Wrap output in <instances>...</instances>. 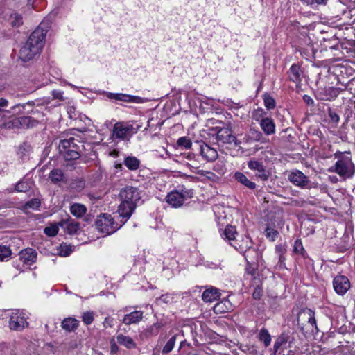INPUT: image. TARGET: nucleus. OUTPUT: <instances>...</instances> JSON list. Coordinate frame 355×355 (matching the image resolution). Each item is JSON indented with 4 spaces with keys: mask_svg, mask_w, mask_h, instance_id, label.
Instances as JSON below:
<instances>
[{
    "mask_svg": "<svg viewBox=\"0 0 355 355\" xmlns=\"http://www.w3.org/2000/svg\"><path fill=\"white\" fill-rule=\"evenodd\" d=\"M70 211L76 218H81L85 214L87 208L83 204L74 203L71 205Z\"/></svg>",
    "mask_w": 355,
    "mask_h": 355,
    "instance_id": "24",
    "label": "nucleus"
},
{
    "mask_svg": "<svg viewBox=\"0 0 355 355\" xmlns=\"http://www.w3.org/2000/svg\"><path fill=\"white\" fill-rule=\"evenodd\" d=\"M249 137L255 141L263 142L265 140L263 134L255 129H250L249 132Z\"/></svg>",
    "mask_w": 355,
    "mask_h": 355,
    "instance_id": "34",
    "label": "nucleus"
},
{
    "mask_svg": "<svg viewBox=\"0 0 355 355\" xmlns=\"http://www.w3.org/2000/svg\"><path fill=\"white\" fill-rule=\"evenodd\" d=\"M174 294H171V293H166V294H164V295H162L159 298V301H161L164 303H171L174 300Z\"/></svg>",
    "mask_w": 355,
    "mask_h": 355,
    "instance_id": "44",
    "label": "nucleus"
},
{
    "mask_svg": "<svg viewBox=\"0 0 355 355\" xmlns=\"http://www.w3.org/2000/svg\"><path fill=\"white\" fill-rule=\"evenodd\" d=\"M297 324L304 333H313L318 330L315 313L311 309H305L300 311L297 315Z\"/></svg>",
    "mask_w": 355,
    "mask_h": 355,
    "instance_id": "5",
    "label": "nucleus"
},
{
    "mask_svg": "<svg viewBox=\"0 0 355 355\" xmlns=\"http://www.w3.org/2000/svg\"><path fill=\"white\" fill-rule=\"evenodd\" d=\"M303 101L304 103H306L308 105H314V101L313 99L309 95H304L303 96Z\"/></svg>",
    "mask_w": 355,
    "mask_h": 355,
    "instance_id": "53",
    "label": "nucleus"
},
{
    "mask_svg": "<svg viewBox=\"0 0 355 355\" xmlns=\"http://www.w3.org/2000/svg\"><path fill=\"white\" fill-rule=\"evenodd\" d=\"M73 110H74V107H69L68 110V113H69V117L71 119L75 118V115L74 116L72 115V112H73Z\"/></svg>",
    "mask_w": 355,
    "mask_h": 355,
    "instance_id": "57",
    "label": "nucleus"
},
{
    "mask_svg": "<svg viewBox=\"0 0 355 355\" xmlns=\"http://www.w3.org/2000/svg\"><path fill=\"white\" fill-rule=\"evenodd\" d=\"M52 96L54 99L58 100L60 101L64 100L63 97V92L60 90H53L52 91Z\"/></svg>",
    "mask_w": 355,
    "mask_h": 355,
    "instance_id": "47",
    "label": "nucleus"
},
{
    "mask_svg": "<svg viewBox=\"0 0 355 355\" xmlns=\"http://www.w3.org/2000/svg\"><path fill=\"white\" fill-rule=\"evenodd\" d=\"M113 319L111 318H105L103 322V326L105 327H112L113 326Z\"/></svg>",
    "mask_w": 355,
    "mask_h": 355,
    "instance_id": "54",
    "label": "nucleus"
},
{
    "mask_svg": "<svg viewBox=\"0 0 355 355\" xmlns=\"http://www.w3.org/2000/svg\"><path fill=\"white\" fill-rule=\"evenodd\" d=\"M328 116L335 124H337L340 121L338 114L331 108L328 109Z\"/></svg>",
    "mask_w": 355,
    "mask_h": 355,
    "instance_id": "43",
    "label": "nucleus"
},
{
    "mask_svg": "<svg viewBox=\"0 0 355 355\" xmlns=\"http://www.w3.org/2000/svg\"><path fill=\"white\" fill-rule=\"evenodd\" d=\"M83 322L86 324L89 325L92 323L94 320V313L92 311L85 312L82 316Z\"/></svg>",
    "mask_w": 355,
    "mask_h": 355,
    "instance_id": "42",
    "label": "nucleus"
},
{
    "mask_svg": "<svg viewBox=\"0 0 355 355\" xmlns=\"http://www.w3.org/2000/svg\"><path fill=\"white\" fill-rule=\"evenodd\" d=\"M216 139L222 144H236V138L232 135V130L229 127L218 128L216 127Z\"/></svg>",
    "mask_w": 355,
    "mask_h": 355,
    "instance_id": "8",
    "label": "nucleus"
},
{
    "mask_svg": "<svg viewBox=\"0 0 355 355\" xmlns=\"http://www.w3.org/2000/svg\"><path fill=\"white\" fill-rule=\"evenodd\" d=\"M121 202L118 208L119 216L125 219V223L132 216L134 210L141 199L139 190L134 187H125L120 191Z\"/></svg>",
    "mask_w": 355,
    "mask_h": 355,
    "instance_id": "1",
    "label": "nucleus"
},
{
    "mask_svg": "<svg viewBox=\"0 0 355 355\" xmlns=\"http://www.w3.org/2000/svg\"><path fill=\"white\" fill-rule=\"evenodd\" d=\"M335 157L338 161L329 171L336 172L343 178H351L355 173V166L352 161L351 154L349 152H337Z\"/></svg>",
    "mask_w": 355,
    "mask_h": 355,
    "instance_id": "3",
    "label": "nucleus"
},
{
    "mask_svg": "<svg viewBox=\"0 0 355 355\" xmlns=\"http://www.w3.org/2000/svg\"><path fill=\"white\" fill-rule=\"evenodd\" d=\"M280 347L281 346L275 341L273 346L275 352H277Z\"/></svg>",
    "mask_w": 355,
    "mask_h": 355,
    "instance_id": "59",
    "label": "nucleus"
},
{
    "mask_svg": "<svg viewBox=\"0 0 355 355\" xmlns=\"http://www.w3.org/2000/svg\"><path fill=\"white\" fill-rule=\"evenodd\" d=\"M263 114H265V112H263V110H255L254 112V114H253L254 119H255L256 121L260 122V120L262 118H265L263 116Z\"/></svg>",
    "mask_w": 355,
    "mask_h": 355,
    "instance_id": "48",
    "label": "nucleus"
},
{
    "mask_svg": "<svg viewBox=\"0 0 355 355\" xmlns=\"http://www.w3.org/2000/svg\"><path fill=\"white\" fill-rule=\"evenodd\" d=\"M33 4L32 0H28L27 6H30Z\"/></svg>",
    "mask_w": 355,
    "mask_h": 355,
    "instance_id": "63",
    "label": "nucleus"
},
{
    "mask_svg": "<svg viewBox=\"0 0 355 355\" xmlns=\"http://www.w3.org/2000/svg\"><path fill=\"white\" fill-rule=\"evenodd\" d=\"M41 205L40 200L38 198H33L31 200L26 202L24 205V209H37L40 207Z\"/></svg>",
    "mask_w": 355,
    "mask_h": 355,
    "instance_id": "36",
    "label": "nucleus"
},
{
    "mask_svg": "<svg viewBox=\"0 0 355 355\" xmlns=\"http://www.w3.org/2000/svg\"><path fill=\"white\" fill-rule=\"evenodd\" d=\"M21 254H22V250H19V252H18V254H19V259H20L22 258V255H21Z\"/></svg>",
    "mask_w": 355,
    "mask_h": 355,
    "instance_id": "62",
    "label": "nucleus"
},
{
    "mask_svg": "<svg viewBox=\"0 0 355 355\" xmlns=\"http://www.w3.org/2000/svg\"><path fill=\"white\" fill-rule=\"evenodd\" d=\"M288 179L293 184L301 188L306 187L309 182L308 177L298 170L291 171L288 175Z\"/></svg>",
    "mask_w": 355,
    "mask_h": 355,
    "instance_id": "10",
    "label": "nucleus"
},
{
    "mask_svg": "<svg viewBox=\"0 0 355 355\" xmlns=\"http://www.w3.org/2000/svg\"><path fill=\"white\" fill-rule=\"evenodd\" d=\"M200 154L207 162H213L218 157L216 150L207 144H203L200 146Z\"/></svg>",
    "mask_w": 355,
    "mask_h": 355,
    "instance_id": "17",
    "label": "nucleus"
},
{
    "mask_svg": "<svg viewBox=\"0 0 355 355\" xmlns=\"http://www.w3.org/2000/svg\"><path fill=\"white\" fill-rule=\"evenodd\" d=\"M304 250L302 242L300 240H297L294 244V252L297 253H301Z\"/></svg>",
    "mask_w": 355,
    "mask_h": 355,
    "instance_id": "49",
    "label": "nucleus"
},
{
    "mask_svg": "<svg viewBox=\"0 0 355 355\" xmlns=\"http://www.w3.org/2000/svg\"><path fill=\"white\" fill-rule=\"evenodd\" d=\"M80 144V141L77 139H75L73 137H70L67 139H63L60 141L58 146L59 151H67L68 150L80 151V147L83 146Z\"/></svg>",
    "mask_w": 355,
    "mask_h": 355,
    "instance_id": "12",
    "label": "nucleus"
},
{
    "mask_svg": "<svg viewBox=\"0 0 355 355\" xmlns=\"http://www.w3.org/2000/svg\"><path fill=\"white\" fill-rule=\"evenodd\" d=\"M96 226L99 232L106 234H112L118 229L117 224L114 221L112 216L107 214L98 217L96 221Z\"/></svg>",
    "mask_w": 355,
    "mask_h": 355,
    "instance_id": "6",
    "label": "nucleus"
},
{
    "mask_svg": "<svg viewBox=\"0 0 355 355\" xmlns=\"http://www.w3.org/2000/svg\"><path fill=\"white\" fill-rule=\"evenodd\" d=\"M109 98L116 101H120L127 103H141V98L136 96H131L125 94H110Z\"/></svg>",
    "mask_w": 355,
    "mask_h": 355,
    "instance_id": "19",
    "label": "nucleus"
},
{
    "mask_svg": "<svg viewBox=\"0 0 355 355\" xmlns=\"http://www.w3.org/2000/svg\"><path fill=\"white\" fill-rule=\"evenodd\" d=\"M12 254V250L7 246L0 245V261H7Z\"/></svg>",
    "mask_w": 355,
    "mask_h": 355,
    "instance_id": "33",
    "label": "nucleus"
},
{
    "mask_svg": "<svg viewBox=\"0 0 355 355\" xmlns=\"http://www.w3.org/2000/svg\"><path fill=\"white\" fill-rule=\"evenodd\" d=\"M259 125L266 135H272L275 132V124L271 118H262L260 120Z\"/></svg>",
    "mask_w": 355,
    "mask_h": 355,
    "instance_id": "18",
    "label": "nucleus"
},
{
    "mask_svg": "<svg viewBox=\"0 0 355 355\" xmlns=\"http://www.w3.org/2000/svg\"><path fill=\"white\" fill-rule=\"evenodd\" d=\"M220 293L218 288L211 287L206 289L202 295V300L206 302H212L214 301L219 300Z\"/></svg>",
    "mask_w": 355,
    "mask_h": 355,
    "instance_id": "20",
    "label": "nucleus"
},
{
    "mask_svg": "<svg viewBox=\"0 0 355 355\" xmlns=\"http://www.w3.org/2000/svg\"><path fill=\"white\" fill-rule=\"evenodd\" d=\"M42 22L30 35L28 40L24 45V62L29 61L39 55L44 45V38L47 32Z\"/></svg>",
    "mask_w": 355,
    "mask_h": 355,
    "instance_id": "2",
    "label": "nucleus"
},
{
    "mask_svg": "<svg viewBox=\"0 0 355 355\" xmlns=\"http://www.w3.org/2000/svg\"><path fill=\"white\" fill-rule=\"evenodd\" d=\"M261 296H262V291H261V288H259L258 286L256 287L252 293L253 298L255 300H259Z\"/></svg>",
    "mask_w": 355,
    "mask_h": 355,
    "instance_id": "50",
    "label": "nucleus"
},
{
    "mask_svg": "<svg viewBox=\"0 0 355 355\" xmlns=\"http://www.w3.org/2000/svg\"><path fill=\"white\" fill-rule=\"evenodd\" d=\"M123 164L128 169L135 171L139 167L140 161L136 157L129 156L125 159Z\"/></svg>",
    "mask_w": 355,
    "mask_h": 355,
    "instance_id": "28",
    "label": "nucleus"
},
{
    "mask_svg": "<svg viewBox=\"0 0 355 355\" xmlns=\"http://www.w3.org/2000/svg\"><path fill=\"white\" fill-rule=\"evenodd\" d=\"M9 327L12 330H18L22 322V312L19 309L12 310L9 314Z\"/></svg>",
    "mask_w": 355,
    "mask_h": 355,
    "instance_id": "15",
    "label": "nucleus"
},
{
    "mask_svg": "<svg viewBox=\"0 0 355 355\" xmlns=\"http://www.w3.org/2000/svg\"><path fill=\"white\" fill-rule=\"evenodd\" d=\"M116 340L118 343L121 345L125 347L128 349H133L137 347L136 343L133 340V339L130 337L125 336L122 334H119L116 336Z\"/></svg>",
    "mask_w": 355,
    "mask_h": 355,
    "instance_id": "23",
    "label": "nucleus"
},
{
    "mask_svg": "<svg viewBox=\"0 0 355 355\" xmlns=\"http://www.w3.org/2000/svg\"><path fill=\"white\" fill-rule=\"evenodd\" d=\"M288 78L298 86L302 80V71L300 65L293 64L287 71Z\"/></svg>",
    "mask_w": 355,
    "mask_h": 355,
    "instance_id": "13",
    "label": "nucleus"
},
{
    "mask_svg": "<svg viewBox=\"0 0 355 355\" xmlns=\"http://www.w3.org/2000/svg\"><path fill=\"white\" fill-rule=\"evenodd\" d=\"M17 24H19L18 19L17 17H15V20L11 21V24L13 27H15V26H18Z\"/></svg>",
    "mask_w": 355,
    "mask_h": 355,
    "instance_id": "58",
    "label": "nucleus"
},
{
    "mask_svg": "<svg viewBox=\"0 0 355 355\" xmlns=\"http://www.w3.org/2000/svg\"><path fill=\"white\" fill-rule=\"evenodd\" d=\"M333 286L335 291L340 295H344L350 288V282L348 278L343 275L334 278Z\"/></svg>",
    "mask_w": 355,
    "mask_h": 355,
    "instance_id": "11",
    "label": "nucleus"
},
{
    "mask_svg": "<svg viewBox=\"0 0 355 355\" xmlns=\"http://www.w3.org/2000/svg\"><path fill=\"white\" fill-rule=\"evenodd\" d=\"M66 160H75L79 158L80 151L74 150H68L67 151H60Z\"/></svg>",
    "mask_w": 355,
    "mask_h": 355,
    "instance_id": "32",
    "label": "nucleus"
},
{
    "mask_svg": "<svg viewBox=\"0 0 355 355\" xmlns=\"http://www.w3.org/2000/svg\"><path fill=\"white\" fill-rule=\"evenodd\" d=\"M188 192L184 190H174L168 193L166 202L173 207H181L187 198Z\"/></svg>",
    "mask_w": 355,
    "mask_h": 355,
    "instance_id": "7",
    "label": "nucleus"
},
{
    "mask_svg": "<svg viewBox=\"0 0 355 355\" xmlns=\"http://www.w3.org/2000/svg\"><path fill=\"white\" fill-rule=\"evenodd\" d=\"M24 126L26 125L28 128L35 126L37 122V121L32 120L31 117L24 116Z\"/></svg>",
    "mask_w": 355,
    "mask_h": 355,
    "instance_id": "45",
    "label": "nucleus"
},
{
    "mask_svg": "<svg viewBox=\"0 0 355 355\" xmlns=\"http://www.w3.org/2000/svg\"><path fill=\"white\" fill-rule=\"evenodd\" d=\"M144 317V313L141 311H135L124 315L122 322L125 325H130L139 323Z\"/></svg>",
    "mask_w": 355,
    "mask_h": 355,
    "instance_id": "16",
    "label": "nucleus"
},
{
    "mask_svg": "<svg viewBox=\"0 0 355 355\" xmlns=\"http://www.w3.org/2000/svg\"><path fill=\"white\" fill-rule=\"evenodd\" d=\"M177 337L178 335L175 334L169 338L162 349V352L163 354H167L173 350L176 343Z\"/></svg>",
    "mask_w": 355,
    "mask_h": 355,
    "instance_id": "31",
    "label": "nucleus"
},
{
    "mask_svg": "<svg viewBox=\"0 0 355 355\" xmlns=\"http://www.w3.org/2000/svg\"><path fill=\"white\" fill-rule=\"evenodd\" d=\"M186 165L191 169V171H193L198 175H206L208 178H210V176H209L207 175H213V173L211 172H209V171H203V170H198V166L196 165H193L189 163H187Z\"/></svg>",
    "mask_w": 355,
    "mask_h": 355,
    "instance_id": "37",
    "label": "nucleus"
},
{
    "mask_svg": "<svg viewBox=\"0 0 355 355\" xmlns=\"http://www.w3.org/2000/svg\"><path fill=\"white\" fill-rule=\"evenodd\" d=\"M111 353L112 354H114L118 351V347L116 344V343L114 340L111 341V347H110Z\"/></svg>",
    "mask_w": 355,
    "mask_h": 355,
    "instance_id": "55",
    "label": "nucleus"
},
{
    "mask_svg": "<svg viewBox=\"0 0 355 355\" xmlns=\"http://www.w3.org/2000/svg\"><path fill=\"white\" fill-rule=\"evenodd\" d=\"M275 250L278 255H281V257H282V255L286 252V250L283 245H276Z\"/></svg>",
    "mask_w": 355,
    "mask_h": 355,
    "instance_id": "52",
    "label": "nucleus"
},
{
    "mask_svg": "<svg viewBox=\"0 0 355 355\" xmlns=\"http://www.w3.org/2000/svg\"><path fill=\"white\" fill-rule=\"evenodd\" d=\"M281 347L288 342L287 336L282 334L275 340Z\"/></svg>",
    "mask_w": 355,
    "mask_h": 355,
    "instance_id": "51",
    "label": "nucleus"
},
{
    "mask_svg": "<svg viewBox=\"0 0 355 355\" xmlns=\"http://www.w3.org/2000/svg\"><path fill=\"white\" fill-rule=\"evenodd\" d=\"M60 225L69 234H76L80 229L79 223L71 218L62 220L60 223Z\"/></svg>",
    "mask_w": 355,
    "mask_h": 355,
    "instance_id": "14",
    "label": "nucleus"
},
{
    "mask_svg": "<svg viewBox=\"0 0 355 355\" xmlns=\"http://www.w3.org/2000/svg\"><path fill=\"white\" fill-rule=\"evenodd\" d=\"M234 179L249 189L253 190L256 188V183L248 179L243 173L236 172Z\"/></svg>",
    "mask_w": 355,
    "mask_h": 355,
    "instance_id": "21",
    "label": "nucleus"
},
{
    "mask_svg": "<svg viewBox=\"0 0 355 355\" xmlns=\"http://www.w3.org/2000/svg\"><path fill=\"white\" fill-rule=\"evenodd\" d=\"M49 178L53 183H58L62 181L64 173L60 169H53L50 172Z\"/></svg>",
    "mask_w": 355,
    "mask_h": 355,
    "instance_id": "30",
    "label": "nucleus"
},
{
    "mask_svg": "<svg viewBox=\"0 0 355 355\" xmlns=\"http://www.w3.org/2000/svg\"><path fill=\"white\" fill-rule=\"evenodd\" d=\"M28 323L27 322L24 321V324H23L24 328H25V327H28Z\"/></svg>",
    "mask_w": 355,
    "mask_h": 355,
    "instance_id": "64",
    "label": "nucleus"
},
{
    "mask_svg": "<svg viewBox=\"0 0 355 355\" xmlns=\"http://www.w3.org/2000/svg\"><path fill=\"white\" fill-rule=\"evenodd\" d=\"M20 187H21V182H19L17 184V185H16V190H17V191H19V192L22 191V190L20 189Z\"/></svg>",
    "mask_w": 355,
    "mask_h": 355,
    "instance_id": "60",
    "label": "nucleus"
},
{
    "mask_svg": "<svg viewBox=\"0 0 355 355\" xmlns=\"http://www.w3.org/2000/svg\"><path fill=\"white\" fill-rule=\"evenodd\" d=\"M59 254L62 257L69 256L73 251L72 246L66 243H62L59 246Z\"/></svg>",
    "mask_w": 355,
    "mask_h": 355,
    "instance_id": "35",
    "label": "nucleus"
},
{
    "mask_svg": "<svg viewBox=\"0 0 355 355\" xmlns=\"http://www.w3.org/2000/svg\"><path fill=\"white\" fill-rule=\"evenodd\" d=\"M258 338L259 341L263 343L264 346L266 347H268L271 343V336L269 334L268 331L265 328H262L260 329L258 335Z\"/></svg>",
    "mask_w": 355,
    "mask_h": 355,
    "instance_id": "29",
    "label": "nucleus"
},
{
    "mask_svg": "<svg viewBox=\"0 0 355 355\" xmlns=\"http://www.w3.org/2000/svg\"><path fill=\"white\" fill-rule=\"evenodd\" d=\"M58 227L56 225H51L44 228V232L49 236H54L58 232Z\"/></svg>",
    "mask_w": 355,
    "mask_h": 355,
    "instance_id": "41",
    "label": "nucleus"
},
{
    "mask_svg": "<svg viewBox=\"0 0 355 355\" xmlns=\"http://www.w3.org/2000/svg\"><path fill=\"white\" fill-rule=\"evenodd\" d=\"M245 259L248 265H254L259 258V252L254 248H249L244 252Z\"/></svg>",
    "mask_w": 355,
    "mask_h": 355,
    "instance_id": "25",
    "label": "nucleus"
},
{
    "mask_svg": "<svg viewBox=\"0 0 355 355\" xmlns=\"http://www.w3.org/2000/svg\"><path fill=\"white\" fill-rule=\"evenodd\" d=\"M236 234V228L232 225H227L223 231L221 236L224 239L228 240L230 242L234 241L235 239V235ZM231 245H234L230 243Z\"/></svg>",
    "mask_w": 355,
    "mask_h": 355,
    "instance_id": "26",
    "label": "nucleus"
},
{
    "mask_svg": "<svg viewBox=\"0 0 355 355\" xmlns=\"http://www.w3.org/2000/svg\"><path fill=\"white\" fill-rule=\"evenodd\" d=\"M303 2L309 5H325L328 0H302Z\"/></svg>",
    "mask_w": 355,
    "mask_h": 355,
    "instance_id": "46",
    "label": "nucleus"
},
{
    "mask_svg": "<svg viewBox=\"0 0 355 355\" xmlns=\"http://www.w3.org/2000/svg\"><path fill=\"white\" fill-rule=\"evenodd\" d=\"M248 168L256 172V176L263 181H266L269 178L270 173L266 171L263 163L255 159H250L248 162Z\"/></svg>",
    "mask_w": 355,
    "mask_h": 355,
    "instance_id": "9",
    "label": "nucleus"
},
{
    "mask_svg": "<svg viewBox=\"0 0 355 355\" xmlns=\"http://www.w3.org/2000/svg\"><path fill=\"white\" fill-rule=\"evenodd\" d=\"M265 232L266 236L271 241H275V239L277 238L279 235V232L277 230L270 227H267Z\"/></svg>",
    "mask_w": 355,
    "mask_h": 355,
    "instance_id": "39",
    "label": "nucleus"
},
{
    "mask_svg": "<svg viewBox=\"0 0 355 355\" xmlns=\"http://www.w3.org/2000/svg\"><path fill=\"white\" fill-rule=\"evenodd\" d=\"M140 126L130 122L121 121L114 124L112 130L113 137L121 141H129L139 130Z\"/></svg>",
    "mask_w": 355,
    "mask_h": 355,
    "instance_id": "4",
    "label": "nucleus"
},
{
    "mask_svg": "<svg viewBox=\"0 0 355 355\" xmlns=\"http://www.w3.org/2000/svg\"><path fill=\"white\" fill-rule=\"evenodd\" d=\"M37 258V252L31 248L24 249V264L31 263L35 261Z\"/></svg>",
    "mask_w": 355,
    "mask_h": 355,
    "instance_id": "27",
    "label": "nucleus"
},
{
    "mask_svg": "<svg viewBox=\"0 0 355 355\" xmlns=\"http://www.w3.org/2000/svg\"><path fill=\"white\" fill-rule=\"evenodd\" d=\"M284 259H285V258L284 257L283 255H282V257H281V255H279V262H282Z\"/></svg>",
    "mask_w": 355,
    "mask_h": 355,
    "instance_id": "61",
    "label": "nucleus"
},
{
    "mask_svg": "<svg viewBox=\"0 0 355 355\" xmlns=\"http://www.w3.org/2000/svg\"><path fill=\"white\" fill-rule=\"evenodd\" d=\"M264 105L267 109H273L275 107V101L274 98L268 94L263 96Z\"/></svg>",
    "mask_w": 355,
    "mask_h": 355,
    "instance_id": "40",
    "label": "nucleus"
},
{
    "mask_svg": "<svg viewBox=\"0 0 355 355\" xmlns=\"http://www.w3.org/2000/svg\"><path fill=\"white\" fill-rule=\"evenodd\" d=\"M78 325L79 321L71 317L64 319L61 324L62 328L68 332L74 331L78 329Z\"/></svg>",
    "mask_w": 355,
    "mask_h": 355,
    "instance_id": "22",
    "label": "nucleus"
},
{
    "mask_svg": "<svg viewBox=\"0 0 355 355\" xmlns=\"http://www.w3.org/2000/svg\"><path fill=\"white\" fill-rule=\"evenodd\" d=\"M177 144L179 146L184 147L187 149L191 148L192 142L190 139L187 137H181L177 141Z\"/></svg>",
    "mask_w": 355,
    "mask_h": 355,
    "instance_id": "38",
    "label": "nucleus"
},
{
    "mask_svg": "<svg viewBox=\"0 0 355 355\" xmlns=\"http://www.w3.org/2000/svg\"><path fill=\"white\" fill-rule=\"evenodd\" d=\"M222 305H223V302L216 304L214 306V311H220V312L224 311V310L222 309Z\"/></svg>",
    "mask_w": 355,
    "mask_h": 355,
    "instance_id": "56",
    "label": "nucleus"
}]
</instances>
